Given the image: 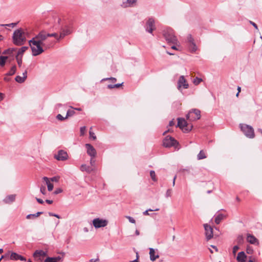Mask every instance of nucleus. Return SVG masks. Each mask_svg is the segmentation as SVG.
<instances>
[{"label": "nucleus", "instance_id": "nucleus-49", "mask_svg": "<svg viewBox=\"0 0 262 262\" xmlns=\"http://www.w3.org/2000/svg\"><path fill=\"white\" fill-rule=\"evenodd\" d=\"M62 189L60 188H58L56 189V190L54 191V193L55 194H58L60 193H61L62 192Z\"/></svg>", "mask_w": 262, "mask_h": 262}, {"label": "nucleus", "instance_id": "nucleus-27", "mask_svg": "<svg viewBox=\"0 0 262 262\" xmlns=\"http://www.w3.org/2000/svg\"><path fill=\"white\" fill-rule=\"evenodd\" d=\"M43 213L42 212H37L35 214H30L27 215L26 218L27 219H34V217H36L39 216L40 215Z\"/></svg>", "mask_w": 262, "mask_h": 262}, {"label": "nucleus", "instance_id": "nucleus-25", "mask_svg": "<svg viewBox=\"0 0 262 262\" xmlns=\"http://www.w3.org/2000/svg\"><path fill=\"white\" fill-rule=\"evenodd\" d=\"M28 49V47H26V46H24V47H22L21 48H20L17 51V53H16V54L15 55V56H21V57H23V55L24 54V53Z\"/></svg>", "mask_w": 262, "mask_h": 262}, {"label": "nucleus", "instance_id": "nucleus-15", "mask_svg": "<svg viewBox=\"0 0 262 262\" xmlns=\"http://www.w3.org/2000/svg\"><path fill=\"white\" fill-rule=\"evenodd\" d=\"M247 241L251 244H259L258 240L254 235L249 233L247 234Z\"/></svg>", "mask_w": 262, "mask_h": 262}, {"label": "nucleus", "instance_id": "nucleus-8", "mask_svg": "<svg viewBox=\"0 0 262 262\" xmlns=\"http://www.w3.org/2000/svg\"><path fill=\"white\" fill-rule=\"evenodd\" d=\"M155 21L153 17H149L146 20L145 25V31L150 34H152V32L156 29Z\"/></svg>", "mask_w": 262, "mask_h": 262}, {"label": "nucleus", "instance_id": "nucleus-64", "mask_svg": "<svg viewBox=\"0 0 262 262\" xmlns=\"http://www.w3.org/2000/svg\"><path fill=\"white\" fill-rule=\"evenodd\" d=\"M174 124V122L173 120L170 121L169 123V125L170 126L173 125Z\"/></svg>", "mask_w": 262, "mask_h": 262}, {"label": "nucleus", "instance_id": "nucleus-53", "mask_svg": "<svg viewBox=\"0 0 262 262\" xmlns=\"http://www.w3.org/2000/svg\"><path fill=\"white\" fill-rule=\"evenodd\" d=\"M10 255L9 254V253H6V254H5L3 255V256H5L4 257V259L5 260H9V259H10Z\"/></svg>", "mask_w": 262, "mask_h": 262}, {"label": "nucleus", "instance_id": "nucleus-1", "mask_svg": "<svg viewBox=\"0 0 262 262\" xmlns=\"http://www.w3.org/2000/svg\"><path fill=\"white\" fill-rule=\"evenodd\" d=\"M47 34L48 33L45 31H41L29 41L33 56H36L43 53L44 52L43 47L46 48H50V46L45 42V41L48 37Z\"/></svg>", "mask_w": 262, "mask_h": 262}, {"label": "nucleus", "instance_id": "nucleus-7", "mask_svg": "<svg viewBox=\"0 0 262 262\" xmlns=\"http://www.w3.org/2000/svg\"><path fill=\"white\" fill-rule=\"evenodd\" d=\"M177 126L180 128L183 129L184 127H187L186 129L187 131H191L192 128V125L189 124V121L186 120L183 118H178Z\"/></svg>", "mask_w": 262, "mask_h": 262}, {"label": "nucleus", "instance_id": "nucleus-46", "mask_svg": "<svg viewBox=\"0 0 262 262\" xmlns=\"http://www.w3.org/2000/svg\"><path fill=\"white\" fill-rule=\"evenodd\" d=\"M90 133V139L93 140H96V136L95 135L94 132H89Z\"/></svg>", "mask_w": 262, "mask_h": 262}, {"label": "nucleus", "instance_id": "nucleus-38", "mask_svg": "<svg viewBox=\"0 0 262 262\" xmlns=\"http://www.w3.org/2000/svg\"><path fill=\"white\" fill-rule=\"evenodd\" d=\"M16 48H9L8 49V55L13 56V53L16 52Z\"/></svg>", "mask_w": 262, "mask_h": 262}, {"label": "nucleus", "instance_id": "nucleus-14", "mask_svg": "<svg viewBox=\"0 0 262 262\" xmlns=\"http://www.w3.org/2000/svg\"><path fill=\"white\" fill-rule=\"evenodd\" d=\"M85 146L87 148L88 154L91 157L94 158L96 154V150L95 148L90 144H86Z\"/></svg>", "mask_w": 262, "mask_h": 262}, {"label": "nucleus", "instance_id": "nucleus-6", "mask_svg": "<svg viewBox=\"0 0 262 262\" xmlns=\"http://www.w3.org/2000/svg\"><path fill=\"white\" fill-rule=\"evenodd\" d=\"M186 45L190 52H195L197 50V47L194 40L191 34H188L186 41Z\"/></svg>", "mask_w": 262, "mask_h": 262}, {"label": "nucleus", "instance_id": "nucleus-28", "mask_svg": "<svg viewBox=\"0 0 262 262\" xmlns=\"http://www.w3.org/2000/svg\"><path fill=\"white\" fill-rule=\"evenodd\" d=\"M19 254L15 253V252H11V254L10 255V259L13 260H18Z\"/></svg>", "mask_w": 262, "mask_h": 262}, {"label": "nucleus", "instance_id": "nucleus-56", "mask_svg": "<svg viewBox=\"0 0 262 262\" xmlns=\"http://www.w3.org/2000/svg\"><path fill=\"white\" fill-rule=\"evenodd\" d=\"M18 260H20L21 261H26V257L19 255Z\"/></svg>", "mask_w": 262, "mask_h": 262}, {"label": "nucleus", "instance_id": "nucleus-43", "mask_svg": "<svg viewBox=\"0 0 262 262\" xmlns=\"http://www.w3.org/2000/svg\"><path fill=\"white\" fill-rule=\"evenodd\" d=\"M171 193H172V189H168L166 191V192L165 194V196L166 198L170 197L171 196Z\"/></svg>", "mask_w": 262, "mask_h": 262}, {"label": "nucleus", "instance_id": "nucleus-58", "mask_svg": "<svg viewBox=\"0 0 262 262\" xmlns=\"http://www.w3.org/2000/svg\"><path fill=\"white\" fill-rule=\"evenodd\" d=\"M53 258H54L55 259V261L56 262H58L61 260V257L59 256H57V257H53Z\"/></svg>", "mask_w": 262, "mask_h": 262}, {"label": "nucleus", "instance_id": "nucleus-60", "mask_svg": "<svg viewBox=\"0 0 262 262\" xmlns=\"http://www.w3.org/2000/svg\"><path fill=\"white\" fill-rule=\"evenodd\" d=\"M5 65V61L2 59H0V66L4 67Z\"/></svg>", "mask_w": 262, "mask_h": 262}, {"label": "nucleus", "instance_id": "nucleus-40", "mask_svg": "<svg viewBox=\"0 0 262 262\" xmlns=\"http://www.w3.org/2000/svg\"><path fill=\"white\" fill-rule=\"evenodd\" d=\"M158 210H159V208H156L155 209H149L145 211L144 212H143V214L144 215H149V214L148 212V211H158Z\"/></svg>", "mask_w": 262, "mask_h": 262}, {"label": "nucleus", "instance_id": "nucleus-18", "mask_svg": "<svg viewBox=\"0 0 262 262\" xmlns=\"http://www.w3.org/2000/svg\"><path fill=\"white\" fill-rule=\"evenodd\" d=\"M136 2L137 0H126L123 2L121 6L123 8L129 7L133 6Z\"/></svg>", "mask_w": 262, "mask_h": 262}, {"label": "nucleus", "instance_id": "nucleus-29", "mask_svg": "<svg viewBox=\"0 0 262 262\" xmlns=\"http://www.w3.org/2000/svg\"><path fill=\"white\" fill-rule=\"evenodd\" d=\"M206 158V154L204 150H201L197 156L198 160H202Z\"/></svg>", "mask_w": 262, "mask_h": 262}, {"label": "nucleus", "instance_id": "nucleus-61", "mask_svg": "<svg viewBox=\"0 0 262 262\" xmlns=\"http://www.w3.org/2000/svg\"><path fill=\"white\" fill-rule=\"evenodd\" d=\"M93 158H94L91 157V159L90 160V163H91L92 166H93L95 164V161L94 160H93Z\"/></svg>", "mask_w": 262, "mask_h": 262}, {"label": "nucleus", "instance_id": "nucleus-41", "mask_svg": "<svg viewBox=\"0 0 262 262\" xmlns=\"http://www.w3.org/2000/svg\"><path fill=\"white\" fill-rule=\"evenodd\" d=\"M246 252L248 254H252L253 252L252 247L251 246H248L246 248Z\"/></svg>", "mask_w": 262, "mask_h": 262}, {"label": "nucleus", "instance_id": "nucleus-37", "mask_svg": "<svg viewBox=\"0 0 262 262\" xmlns=\"http://www.w3.org/2000/svg\"><path fill=\"white\" fill-rule=\"evenodd\" d=\"M202 81V79L201 78L196 77L193 79V82L195 85H198Z\"/></svg>", "mask_w": 262, "mask_h": 262}, {"label": "nucleus", "instance_id": "nucleus-39", "mask_svg": "<svg viewBox=\"0 0 262 262\" xmlns=\"http://www.w3.org/2000/svg\"><path fill=\"white\" fill-rule=\"evenodd\" d=\"M18 23H12L8 24H3L1 25V26H8V27H11L12 28L16 26Z\"/></svg>", "mask_w": 262, "mask_h": 262}, {"label": "nucleus", "instance_id": "nucleus-52", "mask_svg": "<svg viewBox=\"0 0 262 262\" xmlns=\"http://www.w3.org/2000/svg\"><path fill=\"white\" fill-rule=\"evenodd\" d=\"M126 218L128 219V220H129V221L130 223H135L136 221H135V220L133 217H132L131 216H127Z\"/></svg>", "mask_w": 262, "mask_h": 262}, {"label": "nucleus", "instance_id": "nucleus-57", "mask_svg": "<svg viewBox=\"0 0 262 262\" xmlns=\"http://www.w3.org/2000/svg\"><path fill=\"white\" fill-rule=\"evenodd\" d=\"M249 22H250V24H251L256 29H258L257 26L255 23H254L252 21H250Z\"/></svg>", "mask_w": 262, "mask_h": 262}, {"label": "nucleus", "instance_id": "nucleus-33", "mask_svg": "<svg viewBox=\"0 0 262 262\" xmlns=\"http://www.w3.org/2000/svg\"><path fill=\"white\" fill-rule=\"evenodd\" d=\"M106 80H110L112 83H115V82H116L117 79L116 78H114V77L105 78L102 79L101 80V81H106Z\"/></svg>", "mask_w": 262, "mask_h": 262}, {"label": "nucleus", "instance_id": "nucleus-22", "mask_svg": "<svg viewBox=\"0 0 262 262\" xmlns=\"http://www.w3.org/2000/svg\"><path fill=\"white\" fill-rule=\"evenodd\" d=\"M225 215L222 213H219L215 216L214 222L216 224H219L224 219Z\"/></svg>", "mask_w": 262, "mask_h": 262}, {"label": "nucleus", "instance_id": "nucleus-24", "mask_svg": "<svg viewBox=\"0 0 262 262\" xmlns=\"http://www.w3.org/2000/svg\"><path fill=\"white\" fill-rule=\"evenodd\" d=\"M43 179L46 182V184H47V187H48V190L49 191H52L54 187L53 184L52 183H50L49 179L47 177H44Z\"/></svg>", "mask_w": 262, "mask_h": 262}, {"label": "nucleus", "instance_id": "nucleus-45", "mask_svg": "<svg viewBox=\"0 0 262 262\" xmlns=\"http://www.w3.org/2000/svg\"><path fill=\"white\" fill-rule=\"evenodd\" d=\"M66 35L64 31H61L59 36H58L57 37V40H59V39L63 38Z\"/></svg>", "mask_w": 262, "mask_h": 262}, {"label": "nucleus", "instance_id": "nucleus-59", "mask_svg": "<svg viewBox=\"0 0 262 262\" xmlns=\"http://www.w3.org/2000/svg\"><path fill=\"white\" fill-rule=\"evenodd\" d=\"M99 261V258H97L96 259L92 258L90 260V262H96V261Z\"/></svg>", "mask_w": 262, "mask_h": 262}, {"label": "nucleus", "instance_id": "nucleus-10", "mask_svg": "<svg viewBox=\"0 0 262 262\" xmlns=\"http://www.w3.org/2000/svg\"><path fill=\"white\" fill-rule=\"evenodd\" d=\"M108 222L106 220L96 218L93 220V224L95 228L104 227L107 225Z\"/></svg>", "mask_w": 262, "mask_h": 262}, {"label": "nucleus", "instance_id": "nucleus-51", "mask_svg": "<svg viewBox=\"0 0 262 262\" xmlns=\"http://www.w3.org/2000/svg\"><path fill=\"white\" fill-rule=\"evenodd\" d=\"M239 249V247L238 246H234L233 248V254L235 255L237 252V251Z\"/></svg>", "mask_w": 262, "mask_h": 262}, {"label": "nucleus", "instance_id": "nucleus-20", "mask_svg": "<svg viewBox=\"0 0 262 262\" xmlns=\"http://www.w3.org/2000/svg\"><path fill=\"white\" fill-rule=\"evenodd\" d=\"M239 127L241 131H254L253 128L249 125H247L245 124H240Z\"/></svg>", "mask_w": 262, "mask_h": 262}, {"label": "nucleus", "instance_id": "nucleus-9", "mask_svg": "<svg viewBox=\"0 0 262 262\" xmlns=\"http://www.w3.org/2000/svg\"><path fill=\"white\" fill-rule=\"evenodd\" d=\"M205 234L207 241L211 239L213 236V228L208 224H204Z\"/></svg>", "mask_w": 262, "mask_h": 262}, {"label": "nucleus", "instance_id": "nucleus-12", "mask_svg": "<svg viewBox=\"0 0 262 262\" xmlns=\"http://www.w3.org/2000/svg\"><path fill=\"white\" fill-rule=\"evenodd\" d=\"M33 256L35 259L41 260V257L43 258L47 256V252L41 250H37L34 252Z\"/></svg>", "mask_w": 262, "mask_h": 262}, {"label": "nucleus", "instance_id": "nucleus-4", "mask_svg": "<svg viewBox=\"0 0 262 262\" xmlns=\"http://www.w3.org/2000/svg\"><path fill=\"white\" fill-rule=\"evenodd\" d=\"M179 142L171 136H166L163 141V145L165 147H174L179 149Z\"/></svg>", "mask_w": 262, "mask_h": 262}, {"label": "nucleus", "instance_id": "nucleus-44", "mask_svg": "<svg viewBox=\"0 0 262 262\" xmlns=\"http://www.w3.org/2000/svg\"><path fill=\"white\" fill-rule=\"evenodd\" d=\"M60 177L59 176H55L50 179V180L52 182H58L59 180Z\"/></svg>", "mask_w": 262, "mask_h": 262}, {"label": "nucleus", "instance_id": "nucleus-42", "mask_svg": "<svg viewBox=\"0 0 262 262\" xmlns=\"http://www.w3.org/2000/svg\"><path fill=\"white\" fill-rule=\"evenodd\" d=\"M45 262H56L53 257H48L44 260Z\"/></svg>", "mask_w": 262, "mask_h": 262}, {"label": "nucleus", "instance_id": "nucleus-13", "mask_svg": "<svg viewBox=\"0 0 262 262\" xmlns=\"http://www.w3.org/2000/svg\"><path fill=\"white\" fill-rule=\"evenodd\" d=\"M188 86V84L186 82L184 76H181L179 78L178 83V89L180 90L182 86H183L184 89H187Z\"/></svg>", "mask_w": 262, "mask_h": 262}, {"label": "nucleus", "instance_id": "nucleus-34", "mask_svg": "<svg viewBox=\"0 0 262 262\" xmlns=\"http://www.w3.org/2000/svg\"><path fill=\"white\" fill-rule=\"evenodd\" d=\"M15 58L16 59L17 64L19 67L21 66L22 64V57L21 56H15Z\"/></svg>", "mask_w": 262, "mask_h": 262}, {"label": "nucleus", "instance_id": "nucleus-21", "mask_svg": "<svg viewBox=\"0 0 262 262\" xmlns=\"http://www.w3.org/2000/svg\"><path fill=\"white\" fill-rule=\"evenodd\" d=\"M15 194L9 195L4 200V201L7 204L12 203L15 200Z\"/></svg>", "mask_w": 262, "mask_h": 262}, {"label": "nucleus", "instance_id": "nucleus-35", "mask_svg": "<svg viewBox=\"0 0 262 262\" xmlns=\"http://www.w3.org/2000/svg\"><path fill=\"white\" fill-rule=\"evenodd\" d=\"M150 177H151V179H152L154 181L156 182V181H157V179H156V173H155V171H154V170H151V171H150Z\"/></svg>", "mask_w": 262, "mask_h": 262}, {"label": "nucleus", "instance_id": "nucleus-19", "mask_svg": "<svg viewBox=\"0 0 262 262\" xmlns=\"http://www.w3.org/2000/svg\"><path fill=\"white\" fill-rule=\"evenodd\" d=\"M247 256L245 252L243 251L240 252L238 253L236 259L238 262H246Z\"/></svg>", "mask_w": 262, "mask_h": 262}, {"label": "nucleus", "instance_id": "nucleus-16", "mask_svg": "<svg viewBox=\"0 0 262 262\" xmlns=\"http://www.w3.org/2000/svg\"><path fill=\"white\" fill-rule=\"evenodd\" d=\"M23 77H21L20 76H16L15 78V81L19 83H22L25 82L26 79L27 78V70H25L24 72L23 73Z\"/></svg>", "mask_w": 262, "mask_h": 262}, {"label": "nucleus", "instance_id": "nucleus-55", "mask_svg": "<svg viewBox=\"0 0 262 262\" xmlns=\"http://www.w3.org/2000/svg\"><path fill=\"white\" fill-rule=\"evenodd\" d=\"M36 200L37 202L39 204H42L44 203L43 201L41 199L36 198Z\"/></svg>", "mask_w": 262, "mask_h": 262}, {"label": "nucleus", "instance_id": "nucleus-26", "mask_svg": "<svg viewBox=\"0 0 262 262\" xmlns=\"http://www.w3.org/2000/svg\"><path fill=\"white\" fill-rule=\"evenodd\" d=\"M16 65H13L10 70L6 74V76H12L15 73H16Z\"/></svg>", "mask_w": 262, "mask_h": 262}, {"label": "nucleus", "instance_id": "nucleus-23", "mask_svg": "<svg viewBox=\"0 0 262 262\" xmlns=\"http://www.w3.org/2000/svg\"><path fill=\"white\" fill-rule=\"evenodd\" d=\"M80 170L82 171H85L89 173H91L93 171V169H92V167H91L89 166H87L85 164H82L81 166Z\"/></svg>", "mask_w": 262, "mask_h": 262}, {"label": "nucleus", "instance_id": "nucleus-11", "mask_svg": "<svg viewBox=\"0 0 262 262\" xmlns=\"http://www.w3.org/2000/svg\"><path fill=\"white\" fill-rule=\"evenodd\" d=\"M54 158L58 161H65L68 158L67 152L63 150H58L57 154L54 155Z\"/></svg>", "mask_w": 262, "mask_h": 262}, {"label": "nucleus", "instance_id": "nucleus-31", "mask_svg": "<svg viewBox=\"0 0 262 262\" xmlns=\"http://www.w3.org/2000/svg\"><path fill=\"white\" fill-rule=\"evenodd\" d=\"M246 137L249 138H253L255 137L254 132H244Z\"/></svg>", "mask_w": 262, "mask_h": 262}, {"label": "nucleus", "instance_id": "nucleus-36", "mask_svg": "<svg viewBox=\"0 0 262 262\" xmlns=\"http://www.w3.org/2000/svg\"><path fill=\"white\" fill-rule=\"evenodd\" d=\"M60 30L61 31H64L66 35L70 34L71 33V31L70 30V29H69L67 27H66V28L62 27L61 28Z\"/></svg>", "mask_w": 262, "mask_h": 262}, {"label": "nucleus", "instance_id": "nucleus-50", "mask_svg": "<svg viewBox=\"0 0 262 262\" xmlns=\"http://www.w3.org/2000/svg\"><path fill=\"white\" fill-rule=\"evenodd\" d=\"M56 118L58 120H61V121L64 120V119H66V118H65V117H63L61 114H58L56 116Z\"/></svg>", "mask_w": 262, "mask_h": 262}, {"label": "nucleus", "instance_id": "nucleus-3", "mask_svg": "<svg viewBox=\"0 0 262 262\" xmlns=\"http://www.w3.org/2000/svg\"><path fill=\"white\" fill-rule=\"evenodd\" d=\"M163 35L168 43L177 45L178 41L175 35L173 30L170 28H167L163 31Z\"/></svg>", "mask_w": 262, "mask_h": 262}, {"label": "nucleus", "instance_id": "nucleus-62", "mask_svg": "<svg viewBox=\"0 0 262 262\" xmlns=\"http://www.w3.org/2000/svg\"><path fill=\"white\" fill-rule=\"evenodd\" d=\"M85 130H86V126H81L80 128V131H85Z\"/></svg>", "mask_w": 262, "mask_h": 262}, {"label": "nucleus", "instance_id": "nucleus-5", "mask_svg": "<svg viewBox=\"0 0 262 262\" xmlns=\"http://www.w3.org/2000/svg\"><path fill=\"white\" fill-rule=\"evenodd\" d=\"M200 111L198 109H192L186 115V120L189 121H193L198 120L201 117Z\"/></svg>", "mask_w": 262, "mask_h": 262}, {"label": "nucleus", "instance_id": "nucleus-47", "mask_svg": "<svg viewBox=\"0 0 262 262\" xmlns=\"http://www.w3.org/2000/svg\"><path fill=\"white\" fill-rule=\"evenodd\" d=\"M40 192H41L42 194H46V187H45V186H41V187H40Z\"/></svg>", "mask_w": 262, "mask_h": 262}, {"label": "nucleus", "instance_id": "nucleus-63", "mask_svg": "<svg viewBox=\"0 0 262 262\" xmlns=\"http://www.w3.org/2000/svg\"><path fill=\"white\" fill-rule=\"evenodd\" d=\"M46 202L49 204H51L53 203V201L50 200H46Z\"/></svg>", "mask_w": 262, "mask_h": 262}, {"label": "nucleus", "instance_id": "nucleus-48", "mask_svg": "<svg viewBox=\"0 0 262 262\" xmlns=\"http://www.w3.org/2000/svg\"><path fill=\"white\" fill-rule=\"evenodd\" d=\"M47 36H48V37H54L57 39L58 34L56 33H48Z\"/></svg>", "mask_w": 262, "mask_h": 262}, {"label": "nucleus", "instance_id": "nucleus-17", "mask_svg": "<svg viewBox=\"0 0 262 262\" xmlns=\"http://www.w3.org/2000/svg\"><path fill=\"white\" fill-rule=\"evenodd\" d=\"M149 249L150 259V260L154 261L156 260V259L159 257V255L158 254H155V250L154 248H150Z\"/></svg>", "mask_w": 262, "mask_h": 262}, {"label": "nucleus", "instance_id": "nucleus-30", "mask_svg": "<svg viewBox=\"0 0 262 262\" xmlns=\"http://www.w3.org/2000/svg\"><path fill=\"white\" fill-rule=\"evenodd\" d=\"M123 84V82H122L121 83H117V84H108L107 85V88L108 89L118 88L120 87L121 86H122Z\"/></svg>", "mask_w": 262, "mask_h": 262}, {"label": "nucleus", "instance_id": "nucleus-32", "mask_svg": "<svg viewBox=\"0 0 262 262\" xmlns=\"http://www.w3.org/2000/svg\"><path fill=\"white\" fill-rule=\"evenodd\" d=\"M75 113V111L73 110H69L67 112L66 116L65 118H67L69 117H71Z\"/></svg>", "mask_w": 262, "mask_h": 262}, {"label": "nucleus", "instance_id": "nucleus-54", "mask_svg": "<svg viewBox=\"0 0 262 262\" xmlns=\"http://www.w3.org/2000/svg\"><path fill=\"white\" fill-rule=\"evenodd\" d=\"M8 58V57L7 56H0V59H2L4 60V61H5V63L6 62V60Z\"/></svg>", "mask_w": 262, "mask_h": 262}, {"label": "nucleus", "instance_id": "nucleus-2", "mask_svg": "<svg viewBox=\"0 0 262 262\" xmlns=\"http://www.w3.org/2000/svg\"><path fill=\"white\" fill-rule=\"evenodd\" d=\"M13 43L17 46H21L24 44L26 40L24 31L21 29L15 30L12 36Z\"/></svg>", "mask_w": 262, "mask_h": 262}]
</instances>
